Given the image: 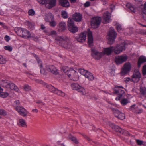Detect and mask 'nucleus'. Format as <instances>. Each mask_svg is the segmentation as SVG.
I'll use <instances>...</instances> for the list:
<instances>
[{
    "label": "nucleus",
    "mask_w": 146,
    "mask_h": 146,
    "mask_svg": "<svg viewBox=\"0 0 146 146\" xmlns=\"http://www.w3.org/2000/svg\"><path fill=\"white\" fill-rule=\"evenodd\" d=\"M23 34L22 37L24 38H29L31 37V34H30L29 31L25 29H23L22 31Z\"/></svg>",
    "instance_id": "cd10ccee"
},
{
    "label": "nucleus",
    "mask_w": 146,
    "mask_h": 146,
    "mask_svg": "<svg viewBox=\"0 0 146 146\" xmlns=\"http://www.w3.org/2000/svg\"><path fill=\"white\" fill-rule=\"evenodd\" d=\"M5 39L7 42H8L10 39L8 35H6L5 37Z\"/></svg>",
    "instance_id": "4d7b16f0"
},
{
    "label": "nucleus",
    "mask_w": 146,
    "mask_h": 146,
    "mask_svg": "<svg viewBox=\"0 0 146 146\" xmlns=\"http://www.w3.org/2000/svg\"><path fill=\"white\" fill-rule=\"evenodd\" d=\"M17 125L18 126L20 127H26L27 125L26 123L25 120L23 119H20L19 120Z\"/></svg>",
    "instance_id": "b1692460"
},
{
    "label": "nucleus",
    "mask_w": 146,
    "mask_h": 146,
    "mask_svg": "<svg viewBox=\"0 0 146 146\" xmlns=\"http://www.w3.org/2000/svg\"><path fill=\"white\" fill-rule=\"evenodd\" d=\"M40 68V73L43 74H46V73L42 67Z\"/></svg>",
    "instance_id": "6e6d98bb"
},
{
    "label": "nucleus",
    "mask_w": 146,
    "mask_h": 146,
    "mask_svg": "<svg viewBox=\"0 0 146 146\" xmlns=\"http://www.w3.org/2000/svg\"><path fill=\"white\" fill-rule=\"evenodd\" d=\"M51 35H55L56 34V32L55 31H53L51 32Z\"/></svg>",
    "instance_id": "338daca9"
},
{
    "label": "nucleus",
    "mask_w": 146,
    "mask_h": 146,
    "mask_svg": "<svg viewBox=\"0 0 146 146\" xmlns=\"http://www.w3.org/2000/svg\"><path fill=\"white\" fill-rule=\"evenodd\" d=\"M85 76L90 80H92L94 78V77L93 75H92V74L88 71L87 72Z\"/></svg>",
    "instance_id": "2f4dec72"
},
{
    "label": "nucleus",
    "mask_w": 146,
    "mask_h": 146,
    "mask_svg": "<svg viewBox=\"0 0 146 146\" xmlns=\"http://www.w3.org/2000/svg\"><path fill=\"white\" fill-rule=\"evenodd\" d=\"M127 44L125 42L122 44L117 45L116 46L112 47L113 52L116 54H118L122 52L123 50H125L126 48Z\"/></svg>",
    "instance_id": "7ed1b4c3"
},
{
    "label": "nucleus",
    "mask_w": 146,
    "mask_h": 146,
    "mask_svg": "<svg viewBox=\"0 0 146 146\" xmlns=\"http://www.w3.org/2000/svg\"><path fill=\"white\" fill-rule=\"evenodd\" d=\"M117 36V33L113 28H111L108 33V43L110 45L113 44Z\"/></svg>",
    "instance_id": "20e7f679"
},
{
    "label": "nucleus",
    "mask_w": 146,
    "mask_h": 146,
    "mask_svg": "<svg viewBox=\"0 0 146 146\" xmlns=\"http://www.w3.org/2000/svg\"><path fill=\"white\" fill-rule=\"evenodd\" d=\"M24 88L25 91H28L31 90V87L28 85H25L24 87Z\"/></svg>",
    "instance_id": "3c124183"
},
{
    "label": "nucleus",
    "mask_w": 146,
    "mask_h": 146,
    "mask_svg": "<svg viewBox=\"0 0 146 146\" xmlns=\"http://www.w3.org/2000/svg\"><path fill=\"white\" fill-rule=\"evenodd\" d=\"M16 110L20 115L24 117L26 116L27 115L28 111L22 107L17 106L16 108Z\"/></svg>",
    "instance_id": "4468645a"
},
{
    "label": "nucleus",
    "mask_w": 146,
    "mask_h": 146,
    "mask_svg": "<svg viewBox=\"0 0 146 146\" xmlns=\"http://www.w3.org/2000/svg\"><path fill=\"white\" fill-rule=\"evenodd\" d=\"M126 7L130 9L132 12L134 13L136 12V9L132 4L129 3H127L126 5Z\"/></svg>",
    "instance_id": "7c9ffc66"
},
{
    "label": "nucleus",
    "mask_w": 146,
    "mask_h": 146,
    "mask_svg": "<svg viewBox=\"0 0 146 146\" xmlns=\"http://www.w3.org/2000/svg\"><path fill=\"white\" fill-rule=\"evenodd\" d=\"M61 15L63 18L66 19L68 17L67 14L66 12L65 11H63L62 12Z\"/></svg>",
    "instance_id": "79ce46f5"
},
{
    "label": "nucleus",
    "mask_w": 146,
    "mask_h": 146,
    "mask_svg": "<svg viewBox=\"0 0 146 146\" xmlns=\"http://www.w3.org/2000/svg\"><path fill=\"white\" fill-rule=\"evenodd\" d=\"M143 141L139 140H137L136 142L137 145H142Z\"/></svg>",
    "instance_id": "5fc2aeb1"
},
{
    "label": "nucleus",
    "mask_w": 146,
    "mask_h": 146,
    "mask_svg": "<svg viewBox=\"0 0 146 146\" xmlns=\"http://www.w3.org/2000/svg\"><path fill=\"white\" fill-rule=\"evenodd\" d=\"M131 69V65L129 62L125 64L122 69L121 73L123 75L125 74L128 73Z\"/></svg>",
    "instance_id": "dca6fc26"
},
{
    "label": "nucleus",
    "mask_w": 146,
    "mask_h": 146,
    "mask_svg": "<svg viewBox=\"0 0 146 146\" xmlns=\"http://www.w3.org/2000/svg\"><path fill=\"white\" fill-rule=\"evenodd\" d=\"M9 95V94L7 92H3L1 91L0 92V97L2 98H5Z\"/></svg>",
    "instance_id": "e433bc0d"
},
{
    "label": "nucleus",
    "mask_w": 146,
    "mask_h": 146,
    "mask_svg": "<svg viewBox=\"0 0 146 146\" xmlns=\"http://www.w3.org/2000/svg\"><path fill=\"white\" fill-rule=\"evenodd\" d=\"M129 102L128 99L125 98H123L121 101V104L123 106L126 105Z\"/></svg>",
    "instance_id": "58836bf2"
},
{
    "label": "nucleus",
    "mask_w": 146,
    "mask_h": 146,
    "mask_svg": "<svg viewBox=\"0 0 146 146\" xmlns=\"http://www.w3.org/2000/svg\"><path fill=\"white\" fill-rule=\"evenodd\" d=\"M4 49L6 50L11 52L12 50V47L8 45L4 46Z\"/></svg>",
    "instance_id": "37998d69"
},
{
    "label": "nucleus",
    "mask_w": 146,
    "mask_h": 146,
    "mask_svg": "<svg viewBox=\"0 0 146 146\" xmlns=\"http://www.w3.org/2000/svg\"><path fill=\"white\" fill-rule=\"evenodd\" d=\"M67 138L68 140H71L74 143L76 144H78L79 143L78 140L77 138L74 136H72L71 135H70Z\"/></svg>",
    "instance_id": "bb28decb"
},
{
    "label": "nucleus",
    "mask_w": 146,
    "mask_h": 146,
    "mask_svg": "<svg viewBox=\"0 0 146 146\" xmlns=\"http://www.w3.org/2000/svg\"><path fill=\"white\" fill-rule=\"evenodd\" d=\"M2 25V27L4 28L5 29H8V27L6 26L4 24H3V23H2V25Z\"/></svg>",
    "instance_id": "0e129e2a"
},
{
    "label": "nucleus",
    "mask_w": 146,
    "mask_h": 146,
    "mask_svg": "<svg viewBox=\"0 0 146 146\" xmlns=\"http://www.w3.org/2000/svg\"><path fill=\"white\" fill-rule=\"evenodd\" d=\"M112 48H113L112 46H110L109 47L104 48L102 52L103 53L104 55L105 54L107 55H110L113 52Z\"/></svg>",
    "instance_id": "aec40b11"
},
{
    "label": "nucleus",
    "mask_w": 146,
    "mask_h": 146,
    "mask_svg": "<svg viewBox=\"0 0 146 146\" xmlns=\"http://www.w3.org/2000/svg\"><path fill=\"white\" fill-rule=\"evenodd\" d=\"M142 145H143V146H146V142L143 141Z\"/></svg>",
    "instance_id": "774afa93"
},
{
    "label": "nucleus",
    "mask_w": 146,
    "mask_h": 146,
    "mask_svg": "<svg viewBox=\"0 0 146 146\" xmlns=\"http://www.w3.org/2000/svg\"><path fill=\"white\" fill-rule=\"evenodd\" d=\"M73 19L76 22H80L82 19V16L81 14L79 13H75L72 15Z\"/></svg>",
    "instance_id": "a211bd4d"
},
{
    "label": "nucleus",
    "mask_w": 146,
    "mask_h": 146,
    "mask_svg": "<svg viewBox=\"0 0 146 146\" xmlns=\"http://www.w3.org/2000/svg\"><path fill=\"white\" fill-rule=\"evenodd\" d=\"M6 60L5 58L0 55V64H3L6 63Z\"/></svg>",
    "instance_id": "ea45409f"
},
{
    "label": "nucleus",
    "mask_w": 146,
    "mask_h": 146,
    "mask_svg": "<svg viewBox=\"0 0 146 146\" xmlns=\"http://www.w3.org/2000/svg\"><path fill=\"white\" fill-rule=\"evenodd\" d=\"M103 22L104 23H107L110 22L111 17V14L110 13L107 12L104 13L102 17Z\"/></svg>",
    "instance_id": "f3484780"
},
{
    "label": "nucleus",
    "mask_w": 146,
    "mask_h": 146,
    "mask_svg": "<svg viewBox=\"0 0 146 146\" xmlns=\"http://www.w3.org/2000/svg\"><path fill=\"white\" fill-rule=\"evenodd\" d=\"M101 19L100 17H94L91 21V26L92 28H98L101 23Z\"/></svg>",
    "instance_id": "423d86ee"
},
{
    "label": "nucleus",
    "mask_w": 146,
    "mask_h": 146,
    "mask_svg": "<svg viewBox=\"0 0 146 146\" xmlns=\"http://www.w3.org/2000/svg\"><path fill=\"white\" fill-rule=\"evenodd\" d=\"M142 73L143 75H146V65L143 66L142 69Z\"/></svg>",
    "instance_id": "8fccbe9b"
},
{
    "label": "nucleus",
    "mask_w": 146,
    "mask_h": 146,
    "mask_svg": "<svg viewBox=\"0 0 146 146\" xmlns=\"http://www.w3.org/2000/svg\"><path fill=\"white\" fill-rule=\"evenodd\" d=\"M79 72L82 75L85 76L88 71L85 70L84 69H80L79 70Z\"/></svg>",
    "instance_id": "a19ab883"
},
{
    "label": "nucleus",
    "mask_w": 146,
    "mask_h": 146,
    "mask_svg": "<svg viewBox=\"0 0 146 146\" xmlns=\"http://www.w3.org/2000/svg\"><path fill=\"white\" fill-rule=\"evenodd\" d=\"M45 86L47 88L49 89V90L51 92L55 94H56V91L58 90L51 85H48L46 84H45Z\"/></svg>",
    "instance_id": "a878e982"
},
{
    "label": "nucleus",
    "mask_w": 146,
    "mask_h": 146,
    "mask_svg": "<svg viewBox=\"0 0 146 146\" xmlns=\"http://www.w3.org/2000/svg\"><path fill=\"white\" fill-rule=\"evenodd\" d=\"M25 73H26V74H27V75H28V76H29L30 78H31V77L30 76H32V75H31L30 73H29L28 72H25Z\"/></svg>",
    "instance_id": "680f3d73"
},
{
    "label": "nucleus",
    "mask_w": 146,
    "mask_h": 146,
    "mask_svg": "<svg viewBox=\"0 0 146 146\" xmlns=\"http://www.w3.org/2000/svg\"><path fill=\"white\" fill-rule=\"evenodd\" d=\"M7 115V113L5 110L2 109L0 110V115L5 116Z\"/></svg>",
    "instance_id": "a18cd8bd"
},
{
    "label": "nucleus",
    "mask_w": 146,
    "mask_h": 146,
    "mask_svg": "<svg viewBox=\"0 0 146 146\" xmlns=\"http://www.w3.org/2000/svg\"><path fill=\"white\" fill-rule=\"evenodd\" d=\"M71 87L72 89L79 92L81 95H84L86 94L85 90L84 88L80 86L77 84L73 83L71 84Z\"/></svg>",
    "instance_id": "1a4fd4ad"
},
{
    "label": "nucleus",
    "mask_w": 146,
    "mask_h": 146,
    "mask_svg": "<svg viewBox=\"0 0 146 146\" xmlns=\"http://www.w3.org/2000/svg\"><path fill=\"white\" fill-rule=\"evenodd\" d=\"M74 25H75L74 24L73 20L70 18H68V28L71 27H73V26Z\"/></svg>",
    "instance_id": "c9c22d12"
},
{
    "label": "nucleus",
    "mask_w": 146,
    "mask_h": 146,
    "mask_svg": "<svg viewBox=\"0 0 146 146\" xmlns=\"http://www.w3.org/2000/svg\"><path fill=\"white\" fill-rule=\"evenodd\" d=\"M2 85L3 87L7 88H9L11 90H14L16 92H18L19 90V88L14 84L11 82H7L6 81L3 82Z\"/></svg>",
    "instance_id": "0eeeda50"
},
{
    "label": "nucleus",
    "mask_w": 146,
    "mask_h": 146,
    "mask_svg": "<svg viewBox=\"0 0 146 146\" xmlns=\"http://www.w3.org/2000/svg\"><path fill=\"white\" fill-rule=\"evenodd\" d=\"M128 57L126 55L124 54L115 57V62L117 64H119L126 61Z\"/></svg>",
    "instance_id": "6e6552de"
},
{
    "label": "nucleus",
    "mask_w": 146,
    "mask_h": 146,
    "mask_svg": "<svg viewBox=\"0 0 146 146\" xmlns=\"http://www.w3.org/2000/svg\"><path fill=\"white\" fill-rule=\"evenodd\" d=\"M130 110L136 113L137 111L139 110V108H138V107L136 105L134 104L131 106L130 108Z\"/></svg>",
    "instance_id": "f704fd0d"
},
{
    "label": "nucleus",
    "mask_w": 146,
    "mask_h": 146,
    "mask_svg": "<svg viewBox=\"0 0 146 146\" xmlns=\"http://www.w3.org/2000/svg\"><path fill=\"white\" fill-rule=\"evenodd\" d=\"M28 14L29 15L33 16L35 14V12L33 9H31L29 10Z\"/></svg>",
    "instance_id": "49530a36"
},
{
    "label": "nucleus",
    "mask_w": 146,
    "mask_h": 146,
    "mask_svg": "<svg viewBox=\"0 0 146 146\" xmlns=\"http://www.w3.org/2000/svg\"><path fill=\"white\" fill-rule=\"evenodd\" d=\"M55 40L59 42L60 45L64 48L69 49L71 48V44L66 37L58 36L55 38Z\"/></svg>",
    "instance_id": "f257e3e1"
},
{
    "label": "nucleus",
    "mask_w": 146,
    "mask_h": 146,
    "mask_svg": "<svg viewBox=\"0 0 146 146\" xmlns=\"http://www.w3.org/2000/svg\"><path fill=\"white\" fill-rule=\"evenodd\" d=\"M88 43L90 46H91L93 43V39L91 32H88Z\"/></svg>",
    "instance_id": "412c9836"
},
{
    "label": "nucleus",
    "mask_w": 146,
    "mask_h": 146,
    "mask_svg": "<svg viewBox=\"0 0 146 146\" xmlns=\"http://www.w3.org/2000/svg\"><path fill=\"white\" fill-rule=\"evenodd\" d=\"M49 22L50 25L52 27H54L56 25V23L54 20Z\"/></svg>",
    "instance_id": "c03bdc74"
},
{
    "label": "nucleus",
    "mask_w": 146,
    "mask_h": 146,
    "mask_svg": "<svg viewBox=\"0 0 146 146\" xmlns=\"http://www.w3.org/2000/svg\"><path fill=\"white\" fill-rule=\"evenodd\" d=\"M60 5L63 7H68L70 6L68 0H59Z\"/></svg>",
    "instance_id": "4be33fe9"
},
{
    "label": "nucleus",
    "mask_w": 146,
    "mask_h": 146,
    "mask_svg": "<svg viewBox=\"0 0 146 146\" xmlns=\"http://www.w3.org/2000/svg\"><path fill=\"white\" fill-rule=\"evenodd\" d=\"M46 70L51 73L56 75L59 74L58 70L53 65H50L46 66Z\"/></svg>",
    "instance_id": "2eb2a0df"
},
{
    "label": "nucleus",
    "mask_w": 146,
    "mask_h": 146,
    "mask_svg": "<svg viewBox=\"0 0 146 146\" xmlns=\"http://www.w3.org/2000/svg\"><path fill=\"white\" fill-rule=\"evenodd\" d=\"M115 88L118 89L115 90L114 93L119 95L118 97L116 98V100H119L122 97L123 95L125 93V91L121 89L123 88V87L122 86H116Z\"/></svg>",
    "instance_id": "9d476101"
},
{
    "label": "nucleus",
    "mask_w": 146,
    "mask_h": 146,
    "mask_svg": "<svg viewBox=\"0 0 146 146\" xmlns=\"http://www.w3.org/2000/svg\"><path fill=\"white\" fill-rule=\"evenodd\" d=\"M145 62H146V57L144 56H140L139 58L138 61V66L139 67L143 63Z\"/></svg>",
    "instance_id": "c85d7f7f"
},
{
    "label": "nucleus",
    "mask_w": 146,
    "mask_h": 146,
    "mask_svg": "<svg viewBox=\"0 0 146 146\" xmlns=\"http://www.w3.org/2000/svg\"><path fill=\"white\" fill-rule=\"evenodd\" d=\"M69 31L72 33H74L78 31V29L77 27L75 25L73 27H71L68 28Z\"/></svg>",
    "instance_id": "473e14b6"
},
{
    "label": "nucleus",
    "mask_w": 146,
    "mask_h": 146,
    "mask_svg": "<svg viewBox=\"0 0 146 146\" xmlns=\"http://www.w3.org/2000/svg\"><path fill=\"white\" fill-rule=\"evenodd\" d=\"M141 77V74L139 70L135 69L132 77L131 81L134 82H137L139 80Z\"/></svg>",
    "instance_id": "9b49d317"
},
{
    "label": "nucleus",
    "mask_w": 146,
    "mask_h": 146,
    "mask_svg": "<svg viewBox=\"0 0 146 146\" xmlns=\"http://www.w3.org/2000/svg\"><path fill=\"white\" fill-rule=\"evenodd\" d=\"M32 111L33 112H35L37 113L38 112V111L36 109H35L32 110Z\"/></svg>",
    "instance_id": "052dcab7"
},
{
    "label": "nucleus",
    "mask_w": 146,
    "mask_h": 146,
    "mask_svg": "<svg viewBox=\"0 0 146 146\" xmlns=\"http://www.w3.org/2000/svg\"><path fill=\"white\" fill-rule=\"evenodd\" d=\"M91 54L93 57L96 60L100 59L104 55L103 52H99L95 49L91 50Z\"/></svg>",
    "instance_id": "ddd939ff"
},
{
    "label": "nucleus",
    "mask_w": 146,
    "mask_h": 146,
    "mask_svg": "<svg viewBox=\"0 0 146 146\" xmlns=\"http://www.w3.org/2000/svg\"><path fill=\"white\" fill-rule=\"evenodd\" d=\"M38 2L40 4H44L46 3L48 0H37Z\"/></svg>",
    "instance_id": "de8ad7c7"
},
{
    "label": "nucleus",
    "mask_w": 146,
    "mask_h": 146,
    "mask_svg": "<svg viewBox=\"0 0 146 146\" xmlns=\"http://www.w3.org/2000/svg\"><path fill=\"white\" fill-rule=\"evenodd\" d=\"M140 94L146 99V89L145 88H141Z\"/></svg>",
    "instance_id": "72a5a7b5"
},
{
    "label": "nucleus",
    "mask_w": 146,
    "mask_h": 146,
    "mask_svg": "<svg viewBox=\"0 0 146 146\" xmlns=\"http://www.w3.org/2000/svg\"><path fill=\"white\" fill-rule=\"evenodd\" d=\"M142 112V110H140L139 109V110L137 111L136 113L137 114H140Z\"/></svg>",
    "instance_id": "e2e57ef3"
},
{
    "label": "nucleus",
    "mask_w": 146,
    "mask_h": 146,
    "mask_svg": "<svg viewBox=\"0 0 146 146\" xmlns=\"http://www.w3.org/2000/svg\"><path fill=\"white\" fill-rule=\"evenodd\" d=\"M36 58L37 61L38 63L39 64V65L40 66V68L42 67V62L38 57H36Z\"/></svg>",
    "instance_id": "603ef678"
},
{
    "label": "nucleus",
    "mask_w": 146,
    "mask_h": 146,
    "mask_svg": "<svg viewBox=\"0 0 146 146\" xmlns=\"http://www.w3.org/2000/svg\"><path fill=\"white\" fill-rule=\"evenodd\" d=\"M66 25L64 22H60L58 25V29L60 31H64L66 29Z\"/></svg>",
    "instance_id": "393cba45"
},
{
    "label": "nucleus",
    "mask_w": 146,
    "mask_h": 146,
    "mask_svg": "<svg viewBox=\"0 0 146 146\" xmlns=\"http://www.w3.org/2000/svg\"><path fill=\"white\" fill-rule=\"evenodd\" d=\"M56 0H49V2L46 3L45 6L47 8L50 9L55 6Z\"/></svg>",
    "instance_id": "6ab92c4d"
},
{
    "label": "nucleus",
    "mask_w": 146,
    "mask_h": 146,
    "mask_svg": "<svg viewBox=\"0 0 146 146\" xmlns=\"http://www.w3.org/2000/svg\"><path fill=\"white\" fill-rule=\"evenodd\" d=\"M124 80L125 82H127L129 80L131 81V79L130 78H125Z\"/></svg>",
    "instance_id": "13d9d810"
},
{
    "label": "nucleus",
    "mask_w": 146,
    "mask_h": 146,
    "mask_svg": "<svg viewBox=\"0 0 146 146\" xmlns=\"http://www.w3.org/2000/svg\"><path fill=\"white\" fill-rule=\"evenodd\" d=\"M86 39V35L85 33H82L80 35L79 37L77 38V41L82 42L85 41Z\"/></svg>",
    "instance_id": "5701e85b"
},
{
    "label": "nucleus",
    "mask_w": 146,
    "mask_h": 146,
    "mask_svg": "<svg viewBox=\"0 0 146 146\" xmlns=\"http://www.w3.org/2000/svg\"><path fill=\"white\" fill-rule=\"evenodd\" d=\"M116 28L117 29V31H119L122 29L121 26L120 25H116Z\"/></svg>",
    "instance_id": "864d4df0"
},
{
    "label": "nucleus",
    "mask_w": 146,
    "mask_h": 146,
    "mask_svg": "<svg viewBox=\"0 0 146 146\" xmlns=\"http://www.w3.org/2000/svg\"><path fill=\"white\" fill-rule=\"evenodd\" d=\"M113 114L117 118L121 120H123L125 118V114L117 110L114 108H111Z\"/></svg>",
    "instance_id": "f8f14e48"
},
{
    "label": "nucleus",
    "mask_w": 146,
    "mask_h": 146,
    "mask_svg": "<svg viewBox=\"0 0 146 146\" xmlns=\"http://www.w3.org/2000/svg\"><path fill=\"white\" fill-rule=\"evenodd\" d=\"M90 5V2L89 1L86 2L84 4V6L87 7Z\"/></svg>",
    "instance_id": "bf43d9fd"
},
{
    "label": "nucleus",
    "mask_w": 146,
    "mask_h": 146,
    "mask_svg": "<svg viewBox=\"0 0 146 146\" xmlns=\"http://www.w3.org/2000/svg\"><path fill=\"white\" fill-rule=\"evenodd\" d=\"M63 72L66 75H68L69 78L72 80L74 81H77L79 78L77 73L76 72L73 70H64L63 69Z\"/></svg>",
    "instance_id": "f03ea898"
},
{
    "label": "nucleus",
    "mask_w": 146,
    "mask_h": 146,
    "mask_svg": "<svg viewBox=\"0 0 146 146\" xmlns=\"http://www.w3.org/2000/svg\"><path fill=\"white\" fill-rule=\"evenodd\" d=\"M23 30V29H21L20 31V32L21 33L19 35V36H21L22 37L23 32H22V31Z\"/></svg>",
    "instance_id": "69168bd1"
},
{
    "label": "nucleus",
    "mask_w": 146,
    "mask_h": 146,
    "mask_svg": "<svg viewBox=\"0 0 146 146\" xmlns=\"http://www.w3.org/2000/svg\"><path fill=\"white\" fill-rule=\"evenodd\" d=\"M45 19L47 22H49L52 21L54 20V15L51 13H49L47 15V17Z\"/></svg>",
    "instance_id": "c756f323"
},
{
    "label": "nucleus",
    "mask_w": 146,
    "mask_h": 146,
    "mask_svg": "<svg viewBox=\"0 0 146 146\" xmlns=\"http://www.w3.org/2000/svg\"><path fill=\"white\" fill-rule=\"evenodd\" d=\"M110 126L113 130L117 133L122 134L126 136L129 135V134L127 131L123 129H122L119 127L114 125L113 123H110Z\"/></svg>",
    "instance_id": "39448f33"
},
{
    "label": "nucleus",
    "mask_w": 146,
    "mask_h": 146,
    "mask_svg": "<svg viewBox=\"0 0 146 146\" xmlns=\"http://www.w3.org/2000/svg\"><path fill=\"white\" fill-rule=\"evenodd\" d=\"M56 94H57L58 96L62 97H64L65 95V93L64 92L58 90Z\"/></svg>",
    "instance_id": "4c0bfd02"
},
{
    "label": "nucleus",
    "mask_w": 146,
    "mask_h": 146,
    "mask_svg": "<svg viewBox=\"0 0 146 146\" xmlns=\"http://www.w3.org/2000/svg\"><path fill=\"white\" fill-rule=\"evenodd\" d=\"M140 7H141V9H139V11H143V9L146 10V2L145 3L144 6L142 5H141Z\"/></svg>",
    "instance_id": "09e8293b"
}]
</instances>
